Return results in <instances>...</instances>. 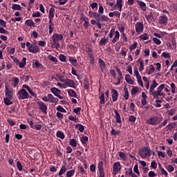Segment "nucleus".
<instances>
[{"mask_svg": "<svg viewBox=\"0 0 177 177\" xmlns=\"http://www.w3.org/2000/svg\"><path fill=\"white\" fill-rule=\"evenodd\" d=\"M138 154L142 159L147 158L151 156V149L149 147H144L139 149Z\"/></svg>", "mask_w": 177, "mask_h": 177, "instance_id": "1", "label": "nucleus"}, {"mask_svg": "<svg viewBox=\"0 0 177 177\" xmlns=\"http://www.w3.org/2000/svg\"><path fill=\"white\" fill-rule=\"evenodd\" d=\"M52 39L53 41V45H55L57 49H59V48H60V44H59V41H62V39H63V35L57 34V33L54 34L52 36Z\"/></svg>", "mask_w": 177, "mask_h": 177, "instance_id": "2", "label": "nucleus"}, {"mask_svg": "<svg viewBox=\"0 0 177 177\" xmlns=\"http://www.w3.org/2000/svg\"><path fill=\"white\" fill-rule=\"evenodd\" d=\"M18 99L24 100V99H28L30 97V95L26 91V89H21L17 94Z\"/></svg>", "mask_w": 177, "mask_h": 177, "instance_id": "3", "label": "nucleus"}, {"mask_svg": "<svg viewBox=\"0 0 177 177\" xmlns=\"http://www.w3.org/2000/svg\"><path fill=\"white\" fill-rule=\"evenodd\" d=\"M121 171V163L120 162H115L113 163V171L112 174L113 175L115 176L118 172Z\"/></svg>", "mask_w": 177, "mask_h": 177, "instance_id": "4", "label": "nucleus"}, {"mask_svg": "<svg viewBox=\"0 0 177 177\" xmlns=\"http://www.w3.org/2000/svg\"><path fill=\"white\" fill-rule=\"evenodd\" d=\"M147 124L149 125H158V117L153 116L150 118L149 119L147 120L146 121Z\"/></svg>", "mask_w": 177, "mask_h": 177, "instance_id": "5", "label": "nucleus"}, {"mask_svg": "<svg viewBox=\"0 0 177 177\" xmlns=\"http://www.w3.org/2000/svg\"><path fill=\"white\" fill-rule=\"evenodd\" d=\"M135 27L136 32L138 34H142V32H143V30H145V25H143V22H137Z\"/></svg>", "mask_w": 177, "mask_h": 177, "instance_id": "6", "label": "nucleus"}, {"mask_svg": "<svg viewBox=\"0 0 177 177\" xmlns=\"http://www.w3.org/2000/svg\"><path fill=\"white\" fill-rule=\"evenodd\" d=\"M50 91L52 93H53V95H55V96H57V97H58L59 99H64V97L61 95L62 91H60V89L53 87L51 88Z\"/></svg>", "mask_w": 177, "mask_h": 177, "instance_id": "7", "label": "nucleus"}, {"mask_svg": "<svg viewBox=\"0 0 177 177\" xmlns=\"http://www.w3.org/2000/svg\"><path fill=\"white\" fill-rule=\"evenodd\" d=\"M37 104L39 106V110H41L42 113H44V114H46V113H48V106H46V104H45L44 102H38Z\"/></svg>", "mask_w": 177, "mask_h": 177, "instance_id": "8", "label": "nucleus"}, {"mask_svg": "<svg viewBox=\"0 0 177 177\" xmlns=\"http://www.w3.org/2000/svg\"><path fill=\"white\" fill-rule=\"evenodd\" d=\"M64 83L65 88H67V86H68L69 88H73L74 89L77 88V86H75V82H74V80L66 79Z\"/></svg>", "mask_w": 177, "mask_h": 177, "instance_id": "9", "label": "nucleus"}, {"mask_svg": "<svg viewBox=\"0 0 177 177\" xmlns=\"http://www.w3.org/2000/svg\"><path fill=\"white\" fill-rule=\"evenodd\" d=\"M158 23L162 26H167V24H168V17L165 15H161L159 17Z\"/></svg>", "mask_w": 177, "mask_h": 177, "instance_id": "10", "label": "nucleus"}, {"mask_svg": "<svg viewBox=\"0 0 177 177\" xmlns=\"http://www.w3.org/2000/svg\"><path fill=\"white\" fill-rule=\"evenodd\" d=\"M151 94L153 96V99H158V97H160V96H163V97H165V93H162V91H160L158 90H157L156 91H153V93H151Z\"/></svg>", "mask_w": 177, "mask_h": 177, "instance_id": "11", "label": "nucleus"}, {"mask_svg": "<svg viewBox=\"0 0 177 177\" xmlns=\"http://www.w3.org/2000/svg\"><path fill=\"white\" fill-rule=\"evenodd\" d=\"M32 66L35 68H39L40 70H44V65L39 63V61H38L37 59L32 60Z\"/></svg>", "mask_w": 177, "mask_h": 177, "instance_id": "12", "label": "nucleus"}, {"mask_svg": "<svg viewBox=\"0 0 177 177\" xmlns=\"http://www.w3.org/2000/svg\"><path fill=\"white\" fill-rule=\"evenodd\" d=\"M98 170H99L100 177H104V169L103 168V162H99Z\"/></svg>", "mask_w": 177, "mask_h": 177, "instance_id": "13", "label": "nucleus"}, {"mask_svg": "<svg viewBox=\"0 0 177 177\" xmlns=\"http://www.w3.org/2000/svg\"><path fill=\"white\" fill-rule=\"evenodd\" d=\"M6 98L13 99V91L12 90H9L7 86H6Z\"/></svg>", "mask_w": 177, "mask_h": 177, "instance_id": "14", "label": "nucleus"}, {"mask_svg": "<svg viewBox=\"0 0 177 177\" xmlns=\"http://www.w3.org/2000/svg\"><path fill=\"white\" fill-rule=\"evenodd\" d=\"M111 96L113 102H117V100H118V91L113 88L111 90Z\"/></svg>", "mask_w": 177, "mask_h": 177, "instance_id": "15", "label": "nucleus"}, {"mask_svg": "<svg viewBox=\"0 0 177 177\" xmlns=\"http://www.w3.org/2000/svg\"><path fill=\"white\" fill-rule=\"evenodd\" d=\"M48 30H49V34H52V32L55 31V24L52 20H49L48 21Z\"/></svg>", "mask_w": 177, "mask_h": 177, "instance_id": "16", "label": "nucleus"}, {"mask_svg": "<svg viewBox=\"0 0 177 177\" xmlns=\"http://www.w3.org/2000/svg\"><path fill=\"white\" fill-rule=\"evenodd\" d=\"M55 10L53 8H50L48 12V20L53 21V18L55 17Z\"/></svg>", "mask_w": 177, "mask_h": 177, "instance_id": "17", "label": "nucleus"}, {"mask_svg": "<svg viewBox=\"0 0 177 177\" xmlns=\"http://www.w3.org/2000/svg\"><path fill=\"white\" fill-rule=\"evenodd\" d=\"M157 86H158V84L157 83V82L156 81V80H153L152 81V84L150 86L149 88V92H151V93H152L153 92H154V89H156V88H157Z\"/></svg>", "mask_w": 177, "mask_h": 177, "instance_id": "18", "label": "nucleus"}, {"mask_svg": "<svg viewBox=\"0 0 177 177\" xmlns=\"http://www.w3.org/2000/svg\"><path fill=\"white\" fill-rule=\"evenodd\" d=\"M48 97V102L49 103H57V100H59L57 98H55L53 95L52 94H48L47 95Z\"/></svg>", "mask_w": 177, "mask_h": 177, "instance_id": "19", "label": "nucleus"}, {"mask_svg": "<svg viewBox=\"0 0 177 177\" xmlns=\"http://www.w3.org/2000/svg\"><path fill=\"white\" fill-rule=\"evenodd\" d=\"M98 64L102 71H104V70H106V63H104V61H103V59H99Z\"/></svg>", "mask_w": 177, "mask_h": 177, "instance_id": "20", "label": "nucleus"}, {"mask_svg": "<svg viewBox=\"0 0 177 177\" xmlns=\"http://www.w3.org/2000/svg\"><path fill=\"white\" fill-rule=\"evenodd\" d=\"M88 16L89 17H91L93 19H97L98 17H100V15L97 12L89 11L88 12Z\"/></svg>", "mask_w": 177, "mask_h": 177, "instance_id": "21", "label": "nucleus"}, {"mask_svg": "<svg viewBox=\"0 0 177 177\" xmlns=\"http://www.w3.org/2000/svg\"><path fill=\"white\" fill-rule=\"evenodd\" d=\"M120 41V32L118 30L115 31V35L112 40L113 44H115V42H118Z\"/></svg>", "mask_w": 177, "mask_h": 177, "instance_id": "22", "label": "nucleus"}, {"mask_svg": "<svg viewBox=\"0 0 177 177\" xmlns=\"http://www.w3.org/2000/svg\"><path fill=\"white\" fill-rule=\"evenodd\" d=\"M156 71V68H154V66L152 64L149 66V69L147 68L146 69V73L148 75H151Z\"/></svg>", "mask_w": 177, "mask_h": 177, "instance_id": "23", "label": "nucleus"}, {"mask_svg": "<svg viewBox=\"0 0 177 177\" xmlns=\"http://www.w3.org/2000/svg\"><path fill=\"white\" fill-rule=\"evenodd\" d=\"M114 113L115 115L116 122H118V124H121L122 121H121V115H120V113L118 112V111H117V109L114 110Z\"/></svg>", "mask_w": 177, "mask_h": 177, "instance_id": "24", "label": "nucleus"}, {"mask_svg": "<svg viewBox=\"0 0 177 177\" xmlns=\"http://www.w3.org/2000/svg\"><path fill=\"white\" fill-rule=\"evenodd\" d=\"M138 5L143 12H146V3L142 1H138Z\"/></svg>", "mask_w": 177, "mask_h": 177, "instance_id": "25", "label": "nucleus"}, {"mask_svg": "<svg viewBox=\"0 0 177 177\" xmlns=\"http://www.w3.org/2000/svg\"><path fill=\"white\" fill-rule=\"evenodd\" d=\"M26 26H28V27H35V23L32 19H27L25 21Z\"/></svg>", "mask_w": 177, "mask_h": 177, "instance_id": "26", "label": "nucleus"}, {"mask_svg": "<svg viewBox=\"0 0 177 177\" xmlns=\"http://www.w3.org/2000/svg\"><path fill=\"white\" fill-rule=\"evenodd\" d=\"M67 172V167L66 166L63 165L61 167V169L58 173L59 176H62V175H64Z\"/></svg>", "mask_w": 177, "mask_h": 177, "instance_id": "27", "label": "nucleus"}, {"mask_svg": "<svg viewBox=\"0 0 177 177\" xmlns=\"http://www.w3.org/2000/svg\"><path fill=\"white\" fill-rule=\"evenodd\" d=\"M19 82H20V80H19V77L12 78V86H14V88H17V85H19Z\"/></svg>", "mask_w": 177, "mask_h": 177, "instance_id": "28", "label": "nucleus"}, {"mask_svg": "<svg viewBox=\"0 0 177 177\" xmlns=\"http://www.w3.org/2000/svg\"><path fill=\"white\" fill-rule=\"evenodd\" d=\"M26 62H27V58L26 57H24L21 60V62H20V61H19V68H23L24 67V66H26Z\"/></svg>", "mask_w": 177, "mask_h": 177, "instance_id": "29", "label": "nucleus"}, {"mask_svg": "<svg viewBox=\"0 0 177 177\" xmlns=\"http://www.w3.org/2000/svg\"><path fill=\"white\" fill-rule=\"evenodd\" d=\"M125 80H126V82H127V84H129L130 85H133L134 82H133V80L131 78V75H126Z\"/></svg>", "mask_w": 177, "mask_h": 177, "instance_id": "30", "label": "nucleus"}, {"mask_svg": "<svg viewBox=\"0 0 177 177\" xmlns=\"http://www.w3.org/2000/svg\"><path fill=\"white\" fill-rule=\"evenodd\" d=\"M116 6H117L119 12H121L122 10V0H117L116 1Z\"/></svg>", "mask_w": 177, "mask_h": 177, "instance_id": "31", "label": "nucleus"}, {"mask_svg": "<svg viewBox=\"0 0 177 177\" xmlns=\"http://www.w3.org/2000/svg\"><path fill=\"white\" fill-rule=\"evenodd\" d=\"M145 18L147 19V21H149V23H151V21H153V20L154 19L153 12H150L149 15H145Z\"/></svg>", "mask_w": 177, "mask_h": 177, "instance_id": "32", "label": "nucleus"}, {"mask_svg": "<svg viewBox=\"0 0 177 177\" xmlns=\"http://www.w3.org/2000/svg\"><path fill=\"white\" fill-rule=\"evenodd\" d=\"M138 63L140 64V67H139V71L142 72L143 71V70H145V65H144V62L143 60H142V59H138Z\"/></svg>", "mask_w": 177, "mask_h": 177, "instance_id": "33", "label": "nucleus"}, {"mask_svg": "<svg viewBox=\"0 0 177 177\" xmlns=\"http://www.w3.org/2000/svg\"><path fill=\"white\" fill-rule=\"evenodd\" d=\"M111 135L113 136H115L116 135H120L121 131L120 130H116L114 127H112V130L111 131Z\"/></svg>", "mask_w": 177, "mask_h": 177, "instance_id": "34", "label": "nucleus"}, {"mask_svg": "<svg viewBox=\"0 0 177 177\" xmlns=\"http://www.w3.org/2000/svg\"><path fill=\"white\" fill-rule=\"evenodd\" d=\"M29 52L31 53H38L39 52V48H38V46H32V48Z\"/></svg>", "mask_w": 177, "mask_h": 177, "instance_id": "35", "label": "nucleus"}, {"mask_svg": "<svg viewBox=\"0 0 177 177\" xmlns=\"http://www.w3.org/2000/svg\"><path fill=\"white\" fill-rule=\"evenodd\" d=\"M68 93L71 97H77V93L73 89H69Z\"/></svg>", "mask_w": 177, "mask_h": 177, "instance_id": "36", "label": "nucleus"}, {"mask_svg": "<svg viewBox=\"0 0 177 177\" xmlns=\"http://www.w3.org/2000/svg\"><path fill=\"white\" fill-rule=\"evenodd\" d=\"M100 20H101V21H104L105 23H107V21H109V20H110V18H109L107 17V15H104L102 14L100 16Z\"/></svg>", "mask_w": 177, "mask_h": 177, "instance_id": "37", "label": "nucleus"}, {"mask_svg": "<svg viewBox=\"0 0 177 177\" xmlns=\"http://www.w3.org/2000/svg\"><path fill=\"white\" fill-rule=\"evenodd\" d=\"M74 175H75V169L69 170L66 172V177H72L74 176Z\"/></svg>", "mask_w": 177, "mask_h": 177, "instance_id": "38", "label": "nucleus"}, {"mask_svg": "<svg viewBox=\"0 0 177 177\" xmlns=\"http://www.w3.org/2000/svg\"><path fill=\"white\" fill-rule=\"evenodd\" d=\"M137 46H138V42H136V41H135L134 43L131 44V46L129 47L130 52L135 50V49H136Z\"/></svg>", "mask_w": 177, "mask_h": 177, "instance_id": "39", "label": "nucleus"}, {"mask_svg": "<svg viewBox=\"0 0 177 177\" xmlns=\"http://www.w3.org/2000/svg\"><path fill=\"white\" fill-rule=\"evenodd\" d=\"M140 39H142V41H147L149 39V34L145 33L140 36Z\"/></svg>", "mask_w": 177, "mask_h": 177, "instance_id": "40", "label": "nucleus"}, {"mask_svg": "<svg viewBox=\"0 0 177 177\" xmlns=\"http://www.w3.org/2000/svg\"><path fill=\"white\" fill-rule=\"evenodd\" d=\"M12 99H10V98H4V103L6 106H10L12 104H13V102H12Z\"/></svg>", "mask_w": 177, "mask_h": 177, "instance_id": "41", "label": "nucleus"}, {"mask_svg": "<svg viewBox=\"0 0 177 177\" xmlns=\"http://www.w3.org/2000/svg\"><path fill=\"white\" fill-rule=\"evenodd\" d=\"M57 137L60 138V139H64V138H65L64 133H63V131H57Z\"/></svg>", "mask_w": 177, "mask_h": 177, "instance_id": "42", "label": "nucleus"}, {"mask_svg": "<svg viewBox=\"0 0 177 177\" xmlns=\"http://www.w3.org/2000/svg\"><path fill=\"white\" fill-rule=\"evenodd\" d=\"M170 86L171 89V93L173 94L176 93V85H175V83H171Z\"/></svg>", "mask_w": 177, "mask_h": 177, "instance_id": "43", "label": "nucleus"}, {"mask_svg": "<svg viewBox=\"0 0 177 177\" xmlns=\"http://www.w3.org/2000/svg\"><path fill=\"white\" fill-rule=\"evenodd\" d=\"M75 128H77L80 132H84V130L85 129V127H84L81 124H76Z\"/></svg>", "mask_w": 177, "mask_h": 177, "instance_id": "44", "label": "nucleus"}, {"mask_svg": "<svg viewBox=\"0 0 177 177\" xmlns=\"http://www.w3.org/2000/svg\"><path fill=\"white\" fill-rule=\"evenodd\" d=\"M124 99H126V100H128L129 99V91H128V88L125 87L124 88Z\"/></svg>", "mask_w": 177, "mask_h": 177, "instance_id": "45", "label": "nucleus"}, {"mask_svg": "<svg viewBox=\"0 0 177 177\" xmlns=\"http://www.w3.org/2000/svg\"><path fill=\"white\" fill-rule=\"evenodd\" d=\"M99 99H100V104H104L105 103V100H104V93H102L101 95L99 96Z\"/></svg>", "mask_w": 177, "mask_h": 177, "instance_id": "46", "label": "nucleus"}, {"mask_svg": "<svg viewBox=\"0 0 177 177\" xmlns=\"http://www.w3.org/2000/svg\"><path fill=\"white\" fill-rule=\"evenodd\" d=\"M161 56L165 59H171V55L169 54V53H167V52H163Z\"/></svg>", "mask_w": 177, "mask_h": 177, "instance_id": "47", "label": "nucleus"}, {"mask_svg": "<svg viewBox=\"0 0 177 177\" xmlns=\"http://www.w3.org/2000/svg\"><path fill=\"white\" fill-rule=\"evenodd\" d=\"M80 142H82V145H86V143H88V137L86 136L82 137Z\"/></svg>", "mask_w": 177, "mask_h": 177, "instance_id": "48", "label": "nucleus"}, {"mask_svg": "<svg viewBox=\"0 0 177 177\" xmlns=\"http://www.w3.org/2000/svg\"><path fill=\"white\" fill-rule=\"evenodd\" d=\"M119 157H120V158H122L124 161H127V160L128 159L127 155L124 152H119Z\"/></svg>", "mask_w": 177, "mask_h": 177, "instance_id": "49", "label": "nucleus"}, {"mask_svg": "<svg viewBox=\"0 0 177 177\" xmlns=\"http://www.w3.org/2000/svg\"><path fill=\"white\" fill-rule=\"evenodd\" d=\"M69 145L72 146V147H77V141L75 139H71L69 141Z\"/></svg>", "mask_w": 177, "mask_h": 177, "instance_id": "50", "label": "nucleus"}, {"mask_svg": "<svg viewBox=\"0 0 177 177\" xmlns=\"http://www.w3.org/2000/svg\"><path fill=\"white\" fill-rule=\"evenodd\" d=\"M88 57L90 59V63L91 64H95V57H93V55L91 53L88 54Z\"/></svg>", "mask_w": 177, "mask_h": 177, "instance_id": "51", "label": "nucleus"}, {"mask_svg": "<svg viewBox=\"0 0 177 177\" xmlns=\"http://www.w3.org/2000/svg\"><path fill=\"white\" fill-rule=\"evenodd\" d=\"M12 9H13V10H21V6L19 4H13Z\"/></svg>", "mask_w": 177, "mask_h": 177, "instance_id": "52", "label": "nucleus"}, {"mask_svg": "<svg viewBox=\"0 0 177 177\" xmlns=\"http://www.w3.org/2000/svg\"><path fill=\"white\" fill-rule=\"evenodd\" d=\"M57 111H59L58 113H67V111H66L64 109V108H63V106L59 105L57 107Z\"/></svg>", "mask_w": 177, "mask_h": 177, "instance_id": "53", "label": "nucleus"}, {"mask_svg": "<svg viewBox=\"0 0 177 177\" xmlns=\"http://www.w3.org/2000/svg\"><path fill=\"white\" fill-rule=\"evenodd\" d=\"M166 169L167 171H168V172H174L175 168L174 167V166L168 165L167 166H166Z\"/></svg>", "mask_w": 177, "mask_h": 177, "instance_id": "54", "label": "nucleus"}, {"mask_svg": "<svg viewBox=\"0 0 177 177\" xmlns=\"http://www.w3.org/2000/svg\"><path fill=\"white\" fill-rule=\"evenodd\" d=\"M69 62L73 66H77V60L75 59H74V57H69Z\"/></svg>", "mask_w": 177, "mask_h": 177, "instance_id": "55", "label": "nucleus"}, {"mask_svg": "<svg viewBox=\"0 0 177 177\" xmlns=\"http://www.w3.org/2000/svg\"><path fill=\"white\" fill-rule=\"evenodd\" d=\"M106 44H107V39H106V37L101 38L100 41V45L103 46V45H105Z\"/></svg>", "mask_w": 177, "mask_h": 177, "instance_id": "56", "label": "nucleus"}, {"mask_svg": "<svg viewBox=\"0 0 177 177\" xmlns=\"http://www.w3.org/2000/svg\"><path fill=\"white\" fill-rule=\"evenodd\" d=\"M48 59L49 60H50L51 62H53L54 63H57V58H56L50 55L48 56Z\"/></svg>", "mask_w": 177, "mask_h": 177, "instance_id": "57", "label": "nucleus"}, {"mask_svg": "<svg viewBox=\"0 0 177 177\" xmlns=\"http://www.w3.org/2000/svg\"><path fill=\"white\" fill-rule=\"evenodd\" d=\"M98 13L99 15H103V13H104V8H103V6H102V4H100L99 6Z\"/></svg>", "mask_w": 177, "mask_h": 177, "instance_id": "58", "label": "nucleus"}, {"mask_svg": "<svg viewBox=\"0 0 177 177\" xmlns=\"http://www.w3.org/2000/svg\"><path fill=\"white\" fill-rule=\"evenodd\" d=\"M153 41L156 45H161V40L157 37H153Z\"/></svg>", "mask_w": 177, "mask_h": 177, "instance_id": "59", "label": "nucleus"}, {"mask_svg": "<svg viewBox=\"0 0 177 177\" xmlns=\"http://www.w3.org/2000/svg\"><path fill=\"white\" fill-rule=\"evenodd\" d=\"M139 92V88L138 87H133L131 89V95H135L136 93H138Z\"/></svg>", "mask_w": 177, "mask_h": 177, "instance_id": "60", "label": "nucleus"}, {"mask_svg": "<svg viewBox=\"0 0 177 177\" xmlns=\"http://www.w3.org/2000/svg\"><path fill=\"white\" fill-rule=\"evenodd\" d=\"M84 89H88L89 88V81L88 80H85L84 82Z\"/></svg>", "mask_w": 177, "mask_h": 177, "instance_id": "61", "label": "nucleus"}, {"mask_svg": "<svg viewBox=\"0 0 177 177\" xmlns=\"http://www.w3.org/2000/svg\"><path fill=\"white\" fill-rule=\"evenodd\" d=\"M56 117H57L60 120V121H62V120H63V118H64V116L60 112H57Z\"/></svg>", "mask_w": 177, "mask_h": 177, "instance_id": "62", "label": "nucleus"}, {"mask_svg": "<svg viewBox=\"0 0 177 177\" xmlns=\"http://www.w3.org/2000/svg\"><path fill=\"white\" fill-rule=\"evenodd\" d=\"M158 156L162 158H165V153L161 151H158Z\"/></svg>", "mask_w": 177, "mask_h": 177, "instance_id": "63", "label": "nucleus"}, {"mask_svg": "<svg viewBox=\"0 0 177 177\" xmlns=\"http://www.w3.org/2000/svg\"><path fill=\"white\" fill-rule=\"evenodd\" d=\"M32 17H41V12H39V11L33 12L32 15Z\"/></svg>", "mask_w": 177, "mask_h": 177, "instance_id": "64", "label": "nucleus"}]
</instances>
